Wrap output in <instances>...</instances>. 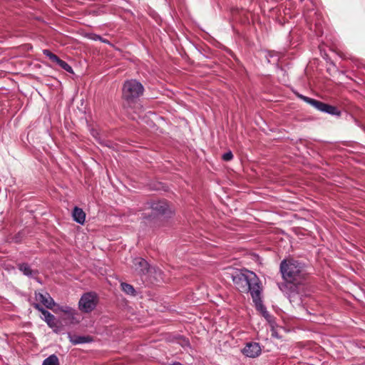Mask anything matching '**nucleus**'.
<instances>
[{
    "label": "nucleus",
    "mask_w": 365,
    "mask_h": 365,
    "mask_svg": "<svg viewBox=\"0 0 365 365\" xmlns=\"http://www.w3.org/2000/svg\"><path fill=\"white\" fill-rule=\"evenodd\" d=\"M72 216L76 222L81 225L84 224L86 220V213L81 208L75 207L72 212Z\"/></svg>",
    "instance_id": "11"
},
{
    "label": "nucleus",
    "mask_w": 365,
    "mask_h": 365,
    "mask_svg": "<svg viewBox=\"0 0 365 365\" xmlns=\"http://www.w3.org/2000/svg\"><path fill=\"white\" fill-rule=\"evenodd\" d=\"M236 288L241 292H250L255 306L262 308V286L257 274L247 269H242L232 276Z\"/></svg>",
    "instance_id": "2"
},
{
    "label": "nucleus",
    "mask_w": 365,
    "mask_h": 365,
    "mask_svg": "<svg viewBox=\"0 0 365 365\" xmlns=\"http://www.w3.org/2000/svg\"><path fill=\"white\" fill-rule=\"evenodd\" d=\"M58 66L68 72H70V73L73 72V69H72L71 66L63 60L60 62V64L58 65Z\"/></svg>",
    "instance_id": "20"
},
{
    "label": "nucleus",
    "mask_w": 365,
    "mask_h": 365,
    "mask_svg": "<svg viewBox=\"0 0 365 365\" xmlns=\"http://www.w3.org/2000/svg\"><path fill=\"white\" fill-rule=\"evenodd\" d=\"M125 98L128 100L129 99V96H125Z\"/></svg>",
    "instance_id": "26"
},
{
    "label": "nucleus",
    "mask_w": 365,
    "mask_h": 365,
    "mask_svg": "<svg viewBox=\"0 0 365 365\" xmlns=\"http://www.w3.org/2000/svg\"><path fill=\"white\" fill-rule=\"evenodd\" d=\"M255 307L258 310H260L262 312L263 316L268 322L269 326L272 325V323H276L274 319V317L268 313V312L266 310L265 307L263 304H262V308L258 307L257 306H255Z\"/></svg>",
    "instance_id": "14"
},
{
    "label": "nucleus",
    "mask_w": 365,
    "mask_h": 365,
    "mask_svg": "<svg viewBox=\"0 0 365 365\" xmlns=\"http://www.w3.org/2000/svg\"><path fill=\"white\" fill-rule=\"evenodd\" d=\"M57 311L63 312L66 315V317L64 318V320L67 321L69 324H78L81 320L78 312L75 309L69 306L57 305V309L55 310V312H56Z\"/></svg>",
    "instance_id": "6"
},
{
    "label": "nucleus",
    "mask_w": 365,
    "mask_h": 365,
    "mask_svg": "<svg viewBox=\"0 0 365 365\" xmlns=\"http://www.w3.org/2000/svg\"><path fill=\"white\" fill-rule=\"evenodd\" d=\"M242 353L247 357L255 358L258 356L261 353V348L258 343L250 342L247 343Z\"/></svg>",
    "instance_id": "8"
},
{
    "label": "nucleus",
    "mask_w": 365,
    "mask_h": 365,
    "mask_svg": "<svg viewBox=\"0 0 365 365\" xmlns=\"http://www.w3.org/2000/svg\"><path fill=\"white\" fill-rule=\"evenodd\" d=\"M120 286H121L122 290L125 293L130 294V295H133V296L135 295V290L131 284H129L125 282H122L120 284Z\"/></svg>",
    "instance_id": "16"
},
{
    "label": "nucleus",
    "mask_w": 365,
    "mask_h": 365,
    "mask_svg": "<svg viewBox=\"0 0 365 365\" xmlns=\"http://www.w3.org/2000/svg\"><path fill=\"white\" fill-rule=\"evenodd\" d=\"M61 61L62 60L61 58H59L58 56L53 63H55L56 64H57L58 66Z\"/></svg>",
    "instance_id": "23"
},
{
    "label": "nucleus",
    "mask_w": 365,
    "mask_h": 365,
    "mask_svg": "<svg viewBox=\"0 0 365 365\" xmlns=\"http://www.w3.org/2000/svg\"><path fill=\"white\" fill-rule=\"evenodd\" d=\"M100 41H101V42H103V43H109L108 40L105 39V38H102V40H100Z\"/></svg>",
    "instance_id": "24"
},
{
    "label": "nucleus",
    "mask_w": 365,
    "mask_h": 365,
    "mask_svg": "<svg viewBox=\"0 0 365 365\" xmlns=\"http://www.w3.org/2000/svg\"><path fill=\"white\" fill-rule=\"evenodd\" d=\"M19 269L26 276H31L32 274V269H31L30 266L26 263H23L20 264Z\"/></svg>",
    "instance_id": "17"
},
{
    "label": "nucleus",
    "mask_w": 365,
    "mask_h": 365,
    "mask_svg": "<svg viewBox=\"0 0 365 365\" xmlns=\"http://www.w3.org/2000/svg\"><path fill=\"white\" fill-rule=\"evenodd\" d=\"M135 264L138 265L140 269V272L142 273H145L148 270V262L143 258H136L135 259Z\"/></svg>",
    "instance_id": "13"
},
{
    "label": "nucleus",
    "mask_w": 365,
    "mask_h": 365,
    "mask_svg": "<svg viewBox=\"0 0 365 365\" xmlns=\"http://www.w3.org/2000/svg\"><path fill=\"white\" fill-rule=\"evenodd\" d=\"M42 365H59V361L55 354H51L44 359Z\"/></svg>",
    "instance_id": "15"
},
{
    "label": "nucleus",
    "mask_w": 365,
    "mask_h": 365,
    "mask_svg": "<svg viewBox=\"0 0 365 365\" xmlns=\"http://www.w3.org/2000/svg\"><path fill=\"white\" fill-rule=\"evenodd\" d=\"M271 331H272V336L276 339L281 338L280 335L279 334L277 331L278 326L276 323H272V325H270Z\"/></svg>",
    "instance_id": "18"
},
{
    "label": "nucleus",
    "mask_w": 365,
    "mask_h": 365,
    "mask_svg": "<svg viewBox=\"0 0 365 365\" xmlns=\"http://www.w3.org/2000/svg\"><path fill=\"white\" fill-rule=\"evenodd\" d=\"M68 336L70 339V341L73 344L88 343L92 341V338L89 336H81L71 335L70 333L68 334Z\"/></svg>",
    "instance_id": "12"
},
{
    "label": "nucleus",
    "mask_w": 365,
    "mask_h": 365,
    "mask_svg": "<svg viewBox=\"0 0 365 365\" xmlns=\"http://www.w3.org/2000/svg\"><path fill=\"white\" fill-rule=\"evenodd\" d=\"M35 299L36 301L41 302L43 305H44L46 308L52 309L54 306H56V303L53 298L50 296L48 293L41 294V293H35Z\"/></svg>",
    "instance_id": "9"
},
{
    "label": "nucleus",
    "mask_w": 365,
    "mask_h": 365,
    "mask_svg": "<svg viewBox=\"0 0 365 365\" xmlns=\"http://www.w3.org/2000/svg\"><path fill=\"white\" fill-rule=\"evenodd\" d=\"M297 93L298 94V96L300 98H302L303 100H304L309 104L312 105L314 108H316L317 110L320 111L338 116L340 115L341 114V112L335 106L324 103L315 99L305 97L301 94H299V93Z\"/></svg>",
    "instance_id": "4"
},
{
    "label": "nucleus",
    "mask_w": 365,
    "mask_h": 365,
    "mask_svg": "<svg viewBox=\"0 0 365 365\" xmlns=\"http://www.w3.org/2000/svg\"><path fill=\"white\" fill-rule=\"evenodd\" d=\"M143 85L136 80H130L124 83L122 91H143Z\"/></svg>",
    "instance_id": "10"
},
{
    "label": "nucleus",
    "mask_w": 365,
    "mask_h": 365,
    "mask_svg": "<svg viewBox=\"0 0 365 365\" xmlns=\"http://www.w3.org/2000/svg\"><path fill=\"white\" fill-rule=\"evenodd\" d=\"M34 307L42 314L43 316L42 319L55 333L58 334L61 331L62 327L58 325V322L54 315L43 308L39 304H34Z\"/></svg>",
    "instance_id": "5"
},
{
    "label": "nucleus",
    "mask_w": 365,
    "mask_h": 365,
    "mask_svg": "<svg viewBox=\"0 0 365 365\" xmlns=\"http://www.w3.org/2000/svg\"><path fill=\"white\" fill-rule=\"evenodd\" d=\"M43 53L49 58L51 62H54L56 58L58 57L56 54L53 53L51 51H50L48 49L43 50Z\"/></svg>",
    "instance_id": "19"
},
{
    "label": "nucleus",
    "mask_w": 365,
    "mask_h": 365,
    "mask_svg": "<svg viewBox=\"0 0 365 365\" xmlns=\"http://www.w3.org/2000/svg\"><path fill=\"white\" fill-rule=\"evenodd\" d=\"M98 303V294L94 292H88L81 296L78 302V309L84 313H90L96 309Z\"/></svg>",
    "instance_id": "3"
},
{
    "label": "nucleus",
    "mask_w": 365,
    "mask_h": 365,
    "mask_svg": "<svg viewBox=\"0 0 365 365\" xmlns=\"http://www.w3.org/2000/svg\"><path fill=\"white\" fill-rule=\"evenodd\" d=\"M280 272L284 282L279 284V288L291 299L298 293L299 285L306 280L304 265L293 259H283L280 263Z\"/></svg>",
    "instance_id": "1"
},
{
    "label": "nucleus",
    "mask_w": 365,
    "mask_h": 365,
    "mask_svg": "<svg viewBox=\"0 0 365 365\" xmlns=\"http://www.w3.org/2000/svg\"><path fill=\"white\" fill-rule=\"evenodd\" d=\"M173 365H183V364H182L180 362H175V363L173 364Z\"/></svg>",
    "instance_id": "25"
},
{
    "label": "nucleus",
    "mask_w": 365,
    "mask_h": 365,
    "mask_svg": "<svg viewBox=\"0 0 365 365\" xmlns=\"http://www.w3.org/2000/svg\"><path fill=\"white\" fill-rule=\"evenodd\" d=\"M92 39L93 40H95V41H100V40H102V37L99 35H96V34H94L93 36L92 37Z\"/></svg>",
    "instance_id": "22"
},
{
    "label": "nucleus",
    "mask_w": 365,
    "mask_h": 365,
    "mask_svg": "<svg viewBox=\"0 0 365 365\" xmlns=\"http://www.w3.org/2000/svg\"><path fill=\"white\" fill-rule=\"evenodd\" d=\"M222 158L225 161H230L233 158V154L231 151H228L222 155Z\"/></svg>",
    "instance_id": "21"
},
{
    "label": "nucleus",
    "mask_w": 365,
    "mask_h": 365,
    "mask_svg": "<svg viewBox=\"0 0 365 365\" xmlns=\"http://www.w3.org/2000/svg\"><path fill=\"white\" fill-rule=\"evenodd\" d=\"M151 208L153 210L155 215H170L173 213V211L165 200H160L152 202Z\"/></svg>",
    "instance_id": "7"
}]
</instances>
